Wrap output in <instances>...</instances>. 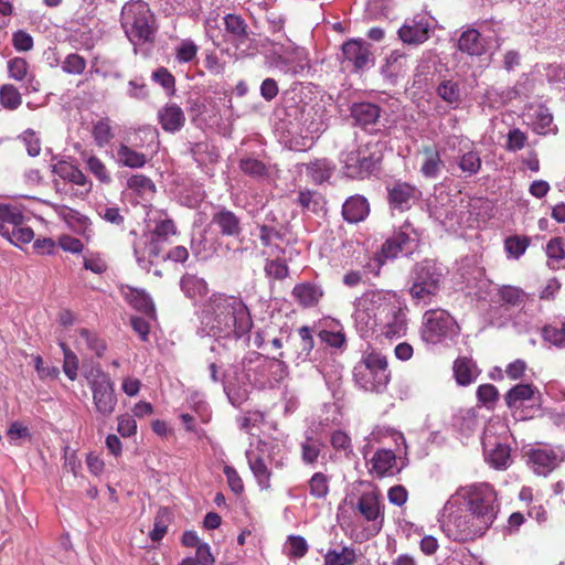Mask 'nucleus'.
I'll use <instances>...</instances> for the list:
<instances>
[{"label":"nucleus","mask_w":565,"mask_h":565,"mask_svg":"<svg viewBox=\"0 0 565 565\" xmlns=\"http://www.w3.org/2000/svg\"><path fill=\"white\" fill-rule=\"evenodd\" d=\"M225 30L232 36L236 47L245 45L248 41L247 24L244 19L236 14H227L224 18Z\"/></svg>","instance_id":"nucleus-29"},{"label":"nucleus","mask_w":565,"mask_h":565,"mask_svg":"<svg viewBox=\"0 0 565 565\" xmlns=\"http://www.w3.org/2000/svg\"><path fill=\"white\" fill-rule=\"evenodd\" d=\"M526 141V134L521 131L519 128H513L508 134L505 148L508 151L516 152L524 148Z\"/></svg>","instance_id":"nucleus-62"},{"label":"nucleus","mask_w":565,"mask_h":565,"mask_svg":"<svg viewBox=\"0 0 565 565\" xmlns=\"http://www.w3.org/2000/svg\"><path fill=\"white\" fill-rule=\"evenodd\" d=\"M247 458H248L249 468L253 471L255 478L258 480L260 488L267 489L269 487V483H268L269 473H268L266 465L258 457L253 459L252 455L249 452H247Z\"/></svg>","instance_id":"nucleus-52"},{"label":"nucleus","mask_w":565,"mask_h":565,"mask_svg":"<svg viewBox=\"0 0 565 565\" xmlns=\"http://www.w3.org/2000/svg\"><path fill=\"white\" fill-rule=\"evenodd\" d=\"M25 222V216L21 210V207L13 204H2L0 203V224L9 228L15 227L19 225H23Z\"/></svg>","instance_id":"nucleus-39"},{"label":"nucleus","mask_w":565,"mask_h":565,"mask_svg":"<svg viewBox=\"0 0 565 565\" xmlns=\"http://www.w3.org/2000/svg\"><path fill=\"white\" fill-rule=\"evenodd\" d=\"M297 201L303 209L312 212H318L323 205L322 196L319 193L309 190L300 191Z\"/></svg>","instance_id":"nucleus-53"},{"label":"nucleus","mask_w":565,"mask_h":565,"mask_svg":"<svg viewBox=\"0 0 565 565\" xmlns=\"http://www.w3.org/2000/svg\"><path fill=\"white\" fill-rule=\"evenodd\" d=\"M88 170L103 183H109L111 177L105 166V163L97 157L90 156L87 161Z\"/></svg>","instance_id":"nucleus-57"},{"label":"nucleus","mask_w":565,"mask_h":565,"mask_svg":"<svg viewBox=\"0 0 565 565\" xmlns=\"http://www.w3.org/2000/svg\"><path fill=\"white\" fill-rule=\"evenodd\" d=\"M499 393L494 385L483 384L478 387L477 397L480 403L491 407L498 399Z\"/></svg>","instance_id":"nucleus-63"},{"label":"nucleus","mask_w":565,"mask_h":565,"mask_svg":"<svg viewBox=\"0 0 565 565\" xmlns=\"http://www.w3.org/2000/svg\"><path fill=\"white\" fill-rule=\"evenodd\" d=\"M381 115V109L372 103H360L352 107V117L360 126L367 128L374 125Z\"/></svg>","instance_id":"nucleus-30"},{"label":"nucleus","mask_w":565,"mask_h":565,"mask_svg":"<svg viewBox=\"0 0 565 565\" xmlns=\"http://www.w3.org/2000/svg\"><path fill=\"white\" fill-rule=\"evenodd\" d=\"M492 523L468 508L450 513L443 524L446 535L456 542H469L482 537Z\"/></svg>","instance_id":"nucleus-6"},{"label":"nucleus","mask_w":565,"mask_h":565,"mask_svg":"<svg viewBox=\"0 0 565 565\" xmlns=\"http://www.w3.org/2000/svg\"><path fill=\"white\" fill-rule=\"evenodd\" d=\"M466 508L493 524L500 511L498 494L493 486L479 482L460 488L457 493Z\"/></svg>","instance_id":"nucleus-8"},{"label":"nucleus","mask_w":565,"mask_h":565,"mask_svg":"<svg viewBox=\"0 0 565 565\" xmlns=\"http://www.w3.org/2000/svg\"><path fill=\"white\" fill-rule=\"evenodd\" d=\"M29 64L23 57L11 58L8 63V71L11 78L23 81L28 77Z\"/></svg>","instance_id":"nucleus-60"},{"label":"nucleus","mask_w":565,"mask_h":565,"mask_svg":"<svg viewBox=\"0 0 565 565\" xmlns=\"http://www.w3.org/2000/svg\"><path fill=\"white\" fill-rule=\"evenodd\" d=\"M60 345L64 354L63 371L71 381H75L77 377L78 359L64 342Z\"/></svg>","instance_id":"nucleus-50"},{"label":"nucleus","mask_w":565,"mask_h":565,"mask_svg":"<svg viewBox=\"0 0 565 565\" xmlns=\"http://www.w3.org/2000/svg\"><path fill=\"white\" fill-rule=\"evenodd\" d=\"M444 268L434 260L415 264L409 274V295L415 306H428L439 295L444 280Z\"/></svg>","instance_id":"nucleus-4"},{"label":"nucleus","mask_w":565,"mask_h":565,"mask_svg":"<svg viewBox=\"0 0 565 565\" xmlns=\"http://www.w3.org/2000/svg\"><path fill=\"white\" fill-rule=\"evenodd\" d=\"M530 239L526 236H509L504 239V250L509 258L519 259L527 249Z\"/></svg>","instance_id":"nucleus-41"},{"label":"nucleus","mask_w":565,"mask_h":565,"mask_svg":"<svg viewBox=\"0 0 565 565\" xmlns=\"http://www.w3.org/2000/svg\"><path fill=\"white\" fill-rule=\"evenodd\" d=\"M85 377L93 394L96 413L105 418L110 417L118 403L115 383L99 366H93Z\"/></svg>","instance_id":"nucleus-10"},{"label":"nucleus","mask_w":565,"mask_h":565,"mask_svg":"<svg viewBox=\"0 0 565 565\" xmlns=\"http://www.w3.org/2000/svg\"><path fill=\"white\" fill-rule=\"evenodd\" d=\"M367 200L362 195H353L349 198L342 206V215L350 223L363 221L369 214Z\"/></svg>","instance_id":"nucleus-27"},{"label":"nucleus","mask_w":565,"mask_h":565,"mask_svg":"<svg viewBox=\"0 0 565 565\" xmlns=\"http://www.w3.org/2000/svg\"><path fill=\"white\" fill-rule=\"evenodd\" d=\"M353 379L366 392H382L390 382L386 358L377 352L364 354L353 369Z\"/></svg>","instance_id":"nucleus-7"},{"label":"nucleus","mask_w":565,"mask_h":565,"mask_svg":"<svg viewBox=\"0 0 565 565\" xmlns=\"http://www.w3.org/2000/svg\"><path fill=\"white\" fill-rule=\"evenodd\" d=\"M3 238L8 239L14 246H21L22 244H29L34 238V232L31 227L25 225L15 226L13 228H9V235L3 236Z\"/></svg>","instance_id":"nucleus-47"},{"label":"nucleus","mask_w":565,"mask_h":565,"mask_svg":"<svg viewBox=\"0 0 565 565\" xmlns=\"http://www.w3.org/2000/svg\"><path fill=\"white\" fill-rule=\"evenodd\" d=\"M481 443L486 460L491 467L501 470L510 466L511 449L507 444L498 440L494 424H490L484 428Z\"/></svg>","instance_id":"nucleus-13"},{"label":"nucleus","mask_w":565,"mask_h":565,"mask_svg":"<svg viewBox=\"0 0 565 565\" xmlns=\"http://www.w3.org/2000/svg\"><path fill=\"white\" fill-rule=\"evenodd\" d=\"M458 49L469 55H481L484 52V44L480 32L476 29L463 31L458 40Z\"/></svg>","instance_id":"nucleus-31"},{"label":"nucleus","mask_w":565,"mask_h":565,"mask_svg":"<svg viewBox=\"0 0 565 565\" xmlns=\"http://www.w3.org/2000/svg\"><path fill=\"white\" fill-rule=\"evenodd\" d=\"M374 147H377V143L367 141L354 149L343 151L340 156L343 173L351 179L369 177L380 161V156L372 150Z\"/></svg>","instance_id":"nucleus-11"},{"label":"nucleus","mask_w":565,"mask_h":565,"mask_svg":"<svg viewBox=\"0 0 565 565\" xmlns=\"http://www.w3.org/2000/svg\"><path fill=\"white\" fill-rule=\"evenodd\" d=\"M451 426L462 437H470L478 428V419L473 409H460L451 419Z\"/></svg>","instance_id":"nucleus-28"},{"label":"nucleus","mask_w":565,"mask_h":565,"mask_svg":"<svg viewBox=\"0 0 565 565\" xmlns=\"http://www.w3.org/2000/svg\"><path fill=\"white\" fill-rule=\"evenodd\" d=\"M120 21L125 34L132 44L153 41L156 33L154 15L146 2H127L121 9Z\"/></svg>","instance_id":"nucleus-5"},{"label":"nucleus","mask_w":565,"mask_h":565,"mask_svg":"<svg viewBox=\"0 0 565 565\" xmlns=\"http://www.w3.org/2000/svg\"><path fill=\"white\" fill-rule=\"evenodd\" d=\"M311 64L306 49L285 42V73L294 75H308Z\"/></svg>","instance_id":"nucleus-17"},{"label":"nucleus","mask_w":565,"mask_h":565,"mask_svg":"<svg viewBox=\"0 0 565 565\" xmlns=\"http://www.w3.org/2000/svg\"><path fill=\"white\" fill-rule=\"evenodd\" d=\"M420 196V191L406 182L395 183L388 188V202L392 209L401 212L409 210Z\"/></svg>","instance_id":"nucleus-18"},{"label":"nucleus","mask_w":565,"mask_h":565,"mask_svg":"<svg viewBox=\"0 0 565 565\" xmlns=\"http://www.w3.org/2000/svg\"><path fill=\"white\" fill-rule=\"evenodd\" d=\"M344 58L360 70L371 62L369 44L363 41L350 40L342 45Z\"/></svg>","instance_id":"nucleus-21"},{"label":"nucleus","mask_w":565,"mask_h":565,"mask_svg":"<svg viewBox=\"0 0 565 565\" xmlns=\"http://www.w3.org/2000/svg\"><path fill=\"white\" fill-rule=\"evenodd\" d=\"M175 232V225L172 220H162L157 223L156 227L149 235L164 242L170 235H174Z\"/></svg>","instance_id":"nucleus-64"},{"label":"nucleus","mask_w":565,"mask_h":565,"mask_svg":"<svg viewBox=\"0 0 565 565\" xmlns=\"http://www.w3.org/2000/svg\"><path fill=\"white\" fill-rule=\"evenodd\" d=\"M436 94L451 108L456 109L463 100V84L459 79L445 78L437 85Z\"/></svg>","instance_id":"nucleus-22"},{"label":"nucleus","mask_w":565,"mask_h":565,"mask_svg":"<svg viewBox=\"0 0 565 565\" xmlns=\"http://www.w3.org/2000/svg\"><path fill=\"white\" fill-rule=\"evenodd\" d=\"M430 20L426 14L407 19L398 30L399 39L407 44H422L429 38Z\"/></svg>","instance_id":"nucleus-15"},{"label":"nucleus","mask_w":565,"mask_h":565,"mask_svg":"<svg viewBox=\"0 0 565 565\" xmlns=\"http://www.w3.org/2000/svg\"><path fill=\"white\" fill-rule=\"evenodd\" d=\"M533 130L537 134H545L553 121V116L544 106H537L531 115Z\"/></svg>","instance_id":"nucleus-48"},{"label":"nucleus","mask_w":565,"mask_h":565,"mask_svg":"<svg viewBox=\"0 0 565 565\" xmlns=\"http://www.w3.org/2000/svg\"><path fill=\"white\" fill-rule=\"evenodd\" d=\"M159 122L168 132L179 131L185 122V116L181 107L175 104H168L158 114Z\"/></svg>","instance_id":"nucleus-25"},{"label":"nucleus","mask_w":565,"mask_h":565,"mask_svg":"<svg viewBox=\"0 0 565 565\" xmlns=\"http://www.w3.org/2000/svg\"><path fill=\"white\" fill-rule=\"evenodd\" d=\"M319 339L331 348L341 349L345 345V334L342 324L332 318L321 321V329L318 333Z\"/></svg>","instance_id":"nucleus-23"},{"label":"nucleus","mask_w":565,"mask_h":565,"mask_svg":"<svg viewBox=\"0 0 565 565\" xmlns=\"http://www.w3.org/2000/svg\"><path fill=\"white\" fill-rule=\"evenodd\" d=\"M322 295V289L310 282L299 284L292 290V297L303 307L317 305Z\"/></svg>","instance_id":"nucleus-33"},{"label":"nucleus","mask_w":565,"mask_h":565,"mask_svg":"<svg viewBox=\"0 0 565 565\" xmlns=\"http://www.w3.org/2000/svg\"><path fill=\"white\" fill-rule=\"evenodd\" d=\"M359 554L352 546H341L340 548L329 550L324 556V565H354L358 562Z\"/></svg>","instance_id":"nucleus-32"},{"label":"nucleus","mask_w":565,"mask_h":565,"mask_svg":"<svg viewBox=\"0 0 565 565\" xmlns=\"http://www.w3.org/2000/svg\"><path fill=\"white\" fill-rule=\"evenodd\" d=\"M92 136L97 147H106L115 137L109 118H102L93 122Z\"/></svg>","instance_id":"nucleus-38"},{"label":"nucleus","mask_w":565,"mask_h":565,"mask_svg":"<svg viewBox=\"0 0 565 565\" xmlns=\"http://www.w3.org/2000/svg\"><path fill=\"white\" fill-rule=\"evenodd\" d=\"M0 104L10 110L17 109L22 104V96L17 87L4 84L0 87Z\"/></svg>","instance_id":"nucleus-45"},{"label":"nucleus","mask_w":565,"mask_h":565,"mask_svg":"<svg viewBox=\"0 0 565 565\" xmlns=\"http://www.w3.org/2000/svg\"><path fill=\"white\" fill-rule=\"evenodd\" d=\"M202 326L207 335L238 339L249 332L253 321L241 298L213 294L204 306Z\"/></svg>","instance_id":"nucleus-2"},{"label":"nucleus","mask_w":565,"mask_h":565,"mask_svg":"<svg viewBox=\"0 0 565 565\" xmlns=\"http://www.w3.org/2000/svg\"><path fill=\"white\" fill-rule=\"evenodd\" d=\"M459 326L446 310L429 309L423 315L420 339L428 344L452 341L459 334Z\"/></svg>","instance_id":"nucleus-9"},{"label":"nucleus","mask_w":565,"mask_h":565,"mask_svg":"<svg viewBox=\"0 0 565 565\" xmlns=\"http://www.w3.org/2000/svg\"><path fill=\"white\" fill-rule=\"evenodd\" d=\"M288 555L295 558L303 557L308 552V543L305 537L300 535H289L287 537Z\"/></svg>","instance_id":"nucleus-56"},{"label":"nucleus","mask_w":565,"mask_h":565,"mask_svg":"<svg viewBox=\"0 0 565 565\" xmlns=\"http://www.w3.org/2000/svg\"><path fill=\"white\" fill-rule=\"evenodd\" d=\"M430 216L439 222L447 230H455L460 224L461 215L456 209V203L447 199L445 203L430 204Z\"/></svg>","instance_id":"nucleus-20"},{"label":"nucleus","mask_w":565,"mask_h":565,"mask_svg":"<svg viewBox=\"0 0 565 565\" xmlns=\"http://www.w3.org/2000/svg\"><path fill=\"white\" fill-rule=\"evenodd\" d=\"M355 515L367 523L365 531L369 536L380 533L384 523V512L376 489L363 491L355 503H352Z\"/></svg>","instance_id":"nucleus-12"},{"label":"nucleus","mask_w":565,"mask_h":565,"mask_svg":"<svg viewBox=\"0 0 565 565\" xmlns=\"http://www.w3.org/2000/svg\"><path fill=\"white\" fill-rule=\"evenodd\" d=\"M371 473H375L379 478L394 476L401 471L397 463V457L391 449H379L369 460Z\"/></svg>","instance_id":"nucleus-19"},{"label":"nucleus","mask_w":565,"mask_h":565,"mask_svg":"<svg viewBox=\"0 0 565 565\" xmlns=\"http://www.w3.org/2000/svg\"><path fill=\"white\" fill-rule=\"evenodd\" d=\"M527 455L537 475H547L565 461V449L562 446L531 449Z\"/></svg>","instance_id":"nucleus-14"},{"label":"nucleus","mask_w":565,"mask_h":565,"mask_svg":"<svg viewBox=\"0 0 565 565\" xmlns=\"http://www.w3.org/2000/svg\"><path fill=\"white\" fill-rule=\"evenodd\" d=\"M331 98L326 97L311 84L299 83L285 93V116L294 117L310 135H319L327 128Z\"/></svg>","instance_id":"nucleus-3"},{"label":"nucleus","mask_w":565,"mask_h":565,"mask_svg":"<svg viewBox=\"0 0 565 565\" xmlns=\"http://www.w3.org/2000/svg\"><path fill=\"white\" fill-rule=\"evenodd\" d=\"M86 68V60L77 53H71L62 62V70L66 74L81 75Z\"/></svg>","instance_id":"nucleus-51"},{"label":"nucleus","mask_w":565,"mask_h":565,"mask_svg":"<svg viewBox=\"0 0 565 565\" xmlns=\"http://www.w3.org/2000/svg\"><path fill=\"white\" fill-rule=\"evenodd\" d=\"M458 167L466 177L477 174L481 169V158L478 151L469 150L458 158Z\"/></svg>","instance_id":"nucleus-40"},{"label":"nucleus","mask_w":565,"mask_h":565,"mask_svg":"<svg viewBox=\"0 0 565 565\" xmlns=\"http://www.w3.org/2000/svg\"><path fill=\"white\" fill-rule=\"evenodd\" d=\"M454 372L456 380L460 385H468L476 377L472 362L468 359L456 360L454 364Z\"/></svg>","instance_id":"nucleus-44"},{"label":"nucleus","mask_w":565,"mask_h":565,"mask_svg":"<svg viewBox=\"0 0 565 565\" xmlns=\"http://www.w3.org/2000/svg\"><path fill=\"white\" fill-rule=\"evenodd\" d=\"M115 160L119 166L130 169H140L145 167L148 161L145 153L132 149L125 142L117 145Z\"/></svg>","instance_id":"nucleus-26"},{"label":"nucleus","mask_w":565,"mask_h":565,"mask_svg":"<svg viewBox=\"0 0 565 565\" xmlns=\"http://www.w3.org/2000/svg\"><path fill=\"white\" fill-rule=\"evenodd\" d=\"M441 160L437 152H430L425 158L420 171L426 178L434 179L440 172Z\"/></svg>","instance_id":"nucleus-58"},{"label":"nucleus","mask_w":565,"mask_h":565,"mask_svg":"<svg viewBox=\"0 0 565 565\" xmlns=\"http://www.w3.org/2000/svg\"><path fill=\"white\" fill-rule=\"evenodd\" d=\"M408 71L407 56L399 52L393 51L382 66V74L390 81L391 84H395L401 76H404Z\"/></svg>","instance_id":"nucleus-24"},{"label":"nucleus","mask_w":565,"mask_h":565,"mask_svg":"<svg viewBox=\"0 0 565 565\" xmlns=\"http://www.w3.org/2000/svg\"><path fill=\"white\" fill-rule=\"evenodd\" d=\"M330 478L322 473L316 472L308 481L309 493L317 499H324L329 493Z\"/></svg>","instance_id":"nucleus-43"},{"label":"nucleus","mask_w":565,"mask_h":565,"mask_svg":"<svg viewBox=\"0 0 565 565\" xmlns=\"http://www.w3.org/2000/svg\"><path fill=\"white\" fill-rule=\"evenodd\" d=\"M52 172L77 185L84 186L88 183L86 175L77 167L65 161L53 164Z\"/></svg>","instance_id":"nucleus-36"},{"label":"nucleus","mask_w":565,"mask_h":565,"mask_svg":"<svg viewBox=\"0 0 565 565\" xmlns=\"http://www.w3.org/2000/svg\"><path fill=\"white\" fill-rule=\"evenodd\" d=\"M211 225L217 228L222 236L238 237L243 233L242 220L225 206H217L212 214Z\"/></svg>","instance_id":"nucleus-16"},{"label":"nucleus","mask_w":565,"mask_h":565,"mask_svg":"<svg viewBox=\"0 0 565 565\" xmlns=\"http://www.w3.org/2000/svg\"><path fill=\"white\" fill-rule=\"evenodd\" d=\"M127 185L130 190L145 194L147 192H154L156 186L152 180L146 175L137 174L128 179Z\"/></svg>","instance_id":"nucleus-59"},{"label":"nucleus","mask_w":565,"mask_h":565,"mask_svg":"<svg viewBox=\"0 0 565 565\" xmlns=\"http://www.w3.org/2000/svg\"><path fill=\"white\" fill-rule=\"evenodd\" d=\"M352 318L356 331L367 338L375 331L387 339L401 338L407 331L406 305L391 290H369L354 302Z\"/></svg>","instance_id":"nucleus-1"},{"label":"nucleus","mask_w":565,"mask_h":565,"mask_svg":"<svg viewBox=\"0 0 565 565\" xmlns=\"http://www.w3.org/2000/svg\"><path fill=\"white\" fill-rule=\"evenodd\" d=\"M79 338L76 340L77 345L85 344L89 350L102 356L106 350V343L99 339L98 335L88 329H81L78 331Z\"/></svg>","instance_id":"nucleus-42"},{"label":"nucleus","mask_w":565,"mask_h":565,"mask_svg":"<svg viewBox=\"0 0 565 565\" xmlns=\"http://www.w3.org/2000/svg\"><path fill=\"white\" fill-rule=\"evenodd\" d=\"M198 46L191 40H183L175 49V58L179 63H190L196 58Z\"/></svg>","instance_id":"nucleus-55"},{"label":"nucleus","mask_w":565,"mask_h":565,"mask_svg":"<svg viewBox=\"0 0 565 565\" xmlns=\"http://www.w3.org/2000/svg\"><path fill=\"white\" fill-rule=\"evenodd\" d=\"M534 387L531 384H519L508 391L507 405L510 408H520L524 402L532 399Z\"/></svg>","instance_id":"nucleus-37"},{"label":"nucleus","mask_w":565,"mask_h":565,"mask_svg":"<svg viewBox=\"0 0 565 565\" xmlns=\"http://www.w3.org/2000/svg\"><path fill=\"white\" fill-rule=\"evenodd\" d=\"M542 335L545 341L556 347H565V321L545 326Z\"/></svg>","instance_id":"nucleus-46"},{"label":"nucleus","mask_w":565,"mask_h":565,"mask_svg":"<svg viewBox=\"0 0 565 565\" xmlns=\"http://www.w3.org/2000/svg\"><path fill=\"white\" fill-rule=\"evenodd\" d=\"M330 443L334 450L343 451L347 456L352 454L351 438L347 433L342 430L333 431Z\"/></svg>","instance_id":"nucleus-61"},{"label":"nucleus","mask_w":565,"mask_h":565,"mask_svg":"<svg viewBox=\"0 0 565 565\" xmlns=\"http://www.w3.org/2000/svg\"><path fill=\"white\" fill-rule=\"evenodd\" d=\"M128 211L126 209H119L115 205L102 207L98 212L99 216L107 223L115 225L117 227H124L126 221V214Z\"/></svg>","instance_id":"nucleus-49"},{"label":"nucleus","mask_w":565,"mask_h":565,"mask_svg":"<svg viewBox=\"0 0 565 565\" xmlns=\"http://www.w3.org/2000/svg\"><path fill=\"white\" fill-rule=\"evenodd\" d=\"M500 300L507 305L519 306L524 301L525 294L522 289L513 286H503L499 289Z\"/></svg>","instance_id":"nucleus-54"},{"label":"nucleus","mask_w":565,"mask_h":565,"mask_svg":"<svg viewBox=\"0 0 565 565\" xmlns=\"http://www.w3.org/2000/svg\"><path fill=\"white\" fill-rule=\"evenodd\" d=\"M297 169L301 172L303 169L315 183H322L331 177L332 168L327 159H319L309 164H299Z\"/></svg>","instance_id":"nucleus-34"},{"label":"nucleus","mask_w":565,"mask_h":565,"mask_svg":"<svg viewBox=\"0 0 565 565\" xmlns=\"http://www.w3.org/2000/svg\"><path fill=\"white\" fill-rule=\"evenodd\" d=\"M181 289L191 299L202 298L207 294V284L203 278L186 274L181 278Z\"/></svg>","instance_id":"nucleus-35"}]
</instances>
